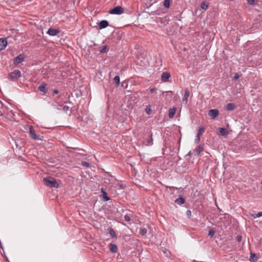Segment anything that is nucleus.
Segmentation results:
<instances>
[{
    "instance_id": "8",
    "label": "nucleus",
    "mask_w": 262,
    "mask_h": 262,
    "mask_svg": "<svg viewBox=\"0 0 262 262\" xmlns=\"http://www.w3.org/2000/svg\"><path fill=\"white\" fill-rule=\"evenodd\" d=\"M170 77V74L169 72H165L162 73L161 75V80L163 82H167Z\"/></svg>"
},
{
    "instance_id": "36",
    "label": "nucleus",
    "mask_w": 262,
    "mask_h": 262,
    "mask_svg": "<svg viewBox=\"0 0 262 262\" xmlns=\"http://www.w3.org/2000/svg\"><path fill=\"white\" fill-rule=\"evenodd\" d=\"M236 239L238 243L241 242L242 239V236L239 235H237L236 237Z\"/></svg>"
},
{
    "instance_id": "23",
    "label": "nucleus",
    "mask_w": 262,
    "mask_h": 262,
    "mask_svg": "<svg viewBox=\"0 0 262 262\" xmlns=\"http://www.w3.org/2000/svg\"><path fill=\"white\" fill-rule=\"evenodd\" d=\"M107 230L108 231V233H110V234L111 235V236L112 237L116 238L117 237H116V233L112 228H109L107 229Z\"/></svg>"
},
{
    "instance_id": "2",
    "label": "nucleus",
    "mask_w": 262,
    "mask_h": 262,
    "mask_svg": "<svg viewBox=\"0 0 262 262\" xmlns=\"http://www.w3.org/2000/svg\"><path fill=\"white\" fill-rule=\"evenodd\" d=\"M20 77V71L19 70H15L9 74L8 78L10 80L14 81L17 80Z\"/></svg>"
},
{
    "instance_id": "27",
    "label": "nucleus",
    "mask_w": 262,
    "mask_h": 262,
    "mask_svg": "<svg viewBox=\"0 0 262 262\" xmlns=\"http://www.w3.org/2000/svg\"><path fill=\"white\" fill-rule=\"evenodd\" d=\"M215 232V231L213 229L209 230L208 232L209 236H210L211 238L213 237V236L214 235Z\"/></svg>"
},
{
    "instance_id": "21",
    "label": "nucleus",
    "mask_w": 262,
    "mask_h": 262,
    "mask_svg": "<svg viewBox=\"0 0 262 262\" xmlns=\"http://www.w3.org/2000/svg\"><path fill=\"white\" fill-rule=\"evenodd\" d=\"M220 134L222 136H225L228 134V132L226 128L222 127L219 129Z\"/></svg>"
},
{
    "instance_id": "29",
    "label": "nucleus",
    "mask_w": 262,
    "mask_h": 262,
    "mask_svg": "<svg viewBox=\"0 0 262 262\" xmlns=\"http://www.w3.org/2000/svg\"><path fill=\"white\" fill-rule=\"evenodd\" d=\"M147 233V230L145 228H142L140 230V234L142 235H144Z\"/></svg>"
},
{
    "instance_id": "33",
    "label": "nucleus",
    "mask_w": 262,
    "mask_h": 262,
    "mask_svg": "<svg viewBox=\"0 0 262 262\" xmlns=\"http://www.w3.org/2000/svg\"><path fill=\"white\" fill-rule=\"evenodd\" d=\"M145 112H146V114L148 115H150L151 114V110L150 106L146 107V108H145Z\"/></svg>"
},
{
    "instance_id": "42",
    "label": "nucleus",
    "mask_w": 262,
    "mask_h": 262,
    "mask_svg": "<svg viewBox=\"0 0 262 262\" xmlns=\"http://www.w3.org/2000/svg\"><path fill=\"white\" fill-rule=\"evenodd\" d=\"M191 155V151H189L188 152V153L186 155V156H190Z\"/></svg>"
},
{
    "instance_id": "3",
    "label": "nucleus",
    "mask_w": 262,
    "mask_h": 262,
    "mask_svg": "<svg viewBox=\"0 0 262 262\" xmlns=\"http://www.w3.org/2000/svg\"><path fill=\"white\" fill-rule=\"evenodd\" d=\"M124 12V8L121 6H116L109 10V13L112 14L120 15Z\"/></svg>"
},
{
    "instance_id": "15",
    "label": "nucleus",
    "mask_w": 262,
    "mask_h": 262,
    "mask_svg": "<svg viewBox=\"0 0 262 262\" xmlns=\"http://www.w3.org/2000/svg\"><path fill=\"white\" fill-rule=\"evenodd\" d=\"M47 84L45 83H43L41 84L38 87V90L44 94L46 93L47 92V89L46 88Z\"/></svg>"
},
{
    "instance_id": "18",
    "label": "nucleus",
    "mask_w": 262,
    "mask_h": 262,
    "mask_svg": "<svg viewBox=\"0 0 262 262\" xmlns=\"http://www.w3.org/2000/svg\"><path fill=\"white\" fill-rule=\"evenodd\" d=\"M203 145H200L199 146H198V147L196 148L194 150L195 152V155L196 156H199L200 154V153L203 150Z\"/></svg>"
},
{
    "instance_id": "40",
    "label": "nucleus",
    "mask_w": 262,
    "mask_h": 262,
    "mask_svg": "<svg viewBox=\"0 0 262 262\" xmlns=\"http://www.w3.org/2000/svg\"><path fill=\"white\" fill-rule=\"evenodd\" d=\"M155 89L154 88H149V91L151 93H152L155 92Z\"/></svg>"
},
{
    "instance_id": "6",
    "label": "nucleus",
    "mask_w": 262,
    "mask_h": 262,
    "mask_svg": "<svg viewBox=\"0 0 262 262\" xmlns=\"http://www.w3.org/2000/svg\"><path fill=\"white\" fill-rule=\"evenodd\" d=\"M205 127L204 126H201L198 130L196 136V138L195 139V142L196 143H198L200 142V136L205 132Z\"/></svg>"
},
{
    "instance_id": "25",
    "label": "nucleus",
    "mask_w": 262,
    "mask_h": 262,
    "mask_svg": "<svg viewBox=\"0 0 262 262\" xmlns=\"http://www.w3.org/2000/svg\"><path fill=\"white\" fill-rule=\"evenodd\" d=\"M208 4L205 2H202L201 4V8L203 10H206L208 8Z\"/></svg>"
},
{
    "instance_id": "19",
    "label": "nucleus",
    "mask_w": 262,
    "mask_h": 262,
    "mask_svg": "<svg viewBox=\"0 0 262 262\" xmlns=\"http://www.w3.org/2000/svg\"><path fill=\"white\" fill-rule=\"evenodd\" d=\"M235 108V105L233 103H229L226 105V109L228 111L233 110Z\"/></svg>"
},
{
    "instance_id": "17",
    "label": "nucleus",
    "mask_w": 262,
    "mask_h": 262,
    "mask_svg": "<svg viewBox=\"0 0 262 262\" xmlns=\"http://www.w3.org/2000/svg\"><path fill=\"white\" fill-rule=\"evenodd\" d=\"M176 112V108L174 107L171 108L169 110L168 116L170 118H172L174 117Z\"/></svg>"
},
{
    "instance_id": "13",
    "label": "nucleus",
    "mask_w": 262,
    "mask_h": 262,
    "mask_svg": "<svg viewBox=\"0 0 262 262\" xmlns=\"http://www.w3.org/2000/svg\"><path fill=\"white\" fill-rule=\"evenodd\" d=\"M7 110V107L4 106L2 102L0 100V116H2Z\"/></svg>"
},
{
    "instance_id": "12",
    "label": "nucleus",
    "mask_w": 262,
    "mask_h": 262,
    "mask_svg": "<svg viewBox=\"0 0 262 262\" xmlns=\"http://www.w3.org/2000/svg\"><path fill=\"white\" fill-rule=\"evenodd\" d=\"M152 133H151L149 138L146 140V141L143 143L144 145L146 146H151L153 144V139L152 137Z\"/></svg>"
},
{
    "instance_id": "20",
    "label": "nucleus",
    "mask_w": 262,
    "mask_h": 262,
    "mask_svg": "<svg viewBox=\"0 0 262 262\" xmlns=\"http://www.w3.org/2000/svg\"><path fill=\"white\" fill-rule=\"evenodd\" d=\"M185 202V199L182 196H180V197L177 198L175 200V203L178 204H179V205H182V204H184Z\"/></svg>"
},
{
    "instance_id": "37",
    "label": "nucleus",
    "mask_w": 262,
    "mask_h": 262,
    "mask_svg": "<svg viewBox=\"0 0 262 262\" xmlns=\"http://www.w3.org/2000/svg\"><path fill=\"white\" fill-rule=\"evenodd\" d=\"M239 75L238 74H235L233 77L234 79L237 80L239 78Z\"/></svg>"
},
{
    "instance_id": "14",
    "label": "nucleus",
    "mask_w": 262,
    "mask_h": 262,
    "mask_svg": "<svg viewBox=\"0 0 262 262\" xmlns=\"http://www.w3.org/2000/svg\"><path fill=\"white\" fill-rule=\"evenodd\" d=\"M108 26V22L106 20H103L100 22L99 28L100 29L105 28Z\"/></svg>"
},
{
    "instance_id": "43",
    "label": "nucleus",
    "mask_w": 262,
    "mask_h": 262,
    "mask_svg": "<svg viewBox=\"0 0 262 262\" xmlns=\"http://www.w3.org/2000/svg\"><path fill=\"white\" fill-rule=\"evenodd\" d=\"M76 0H73V2L75 3V2L76 1Z\"/></svg>"
},
{
    "instance_id": "24",
    "label": "nucleus",
    "mask_w": 262,
    "mask_h": 262,
    "mask_svg": "<svg viewBox=\"0 0 262 262\" xmlns=\"http://www.w3.org/2000/svg\"><path fill=\"white\" fill-rule=\"evenodd\" d=\"M250 261L251 262H255L257 261V258L255 253H251L250 257Z\"/></svg>"
},
{
    "instance_id": "26",
    "label": "nucleus",
    "mask_w": 262,
    "mask_h": 262,
    "mask_svg": "<svg viewBox=\"0 0 262 262\" xmlns=\"http://www.w3.org/2000/svg\"><path fill=\"white\" fill-rule=\"evenodd\" d=\"M114 81L117 84V85L118 86L120 83V77L119 76H115Z\"/></svg>"
},
{
    "instance_id": "16",
    "label": "nucleus",
    "mask_w": 262,
    "mask_h": 262,
    "mask_svg": "<svg viewBox=\"0 0 262 262\" xmlns=\"http://www.w3.org/2000/svg\"><path fill=\"white\" fill-rule=\"evenodd\" d=\"M109 248H110V251L112 253L117 252V250H118L117 246L115 244H113L112 243L109 244Z\"/></svg>"
},
{
    "instance_id": "30",
    "label": "nucleus",
    "mask_w": 262,
    "mask_h": 262,
    "mask_svg": "<svg viewBox=\"0 0 262 262\" xmlns=\"http://www.w3.org/2000/svg\"><path fill=\"white\" fill-rule=\"evenodd\" d=\"M107 50V46H104L102 49L100 50L101 53H104L106 52Z\"/></svg>"
},
{
    "instance_id": "39",
    "label": "nucleus",
    "mask_w": 262,
    "mask_h": 262,
    "mask_svg": "<svg viewBox=\"0 0 262 262\" xmlns=\"http://www.w3.org/2000/svg\"><path fill=\"white\" fill-rule=\"evenodd\" d=\"M248 3L250 5H253L255 3V0H248Z\"/></svg>"
},
{
    "instance_id": "11",
    "label": "nucleus",
    "mask_w": 262,
    "mask_h": 262,
    "mask_svg": "<svg viewBox=\"0 0 262 262\" xmlns=\"http://www.w3.org/2000/svg\"><path fill=\"white\" fill-rule=\"evenodd\" d=\"M59 33V31L53 28H49L48 30L47 33L50 36H55Z\"/></svg>"
},
{
    "instance_id": "28",
    "label": "nucleus",
    "mask_w": 262,
    "mask_h": 262,
    "mask_svg": "<svg viewBox=\"0 0 262 262\" xmlns=\"http://www.w3.org/2000/svg\"><path fill=\"white\" fill-rule=\"evenodd\" d=\"M164 6L167 8H169L170 6V1L169 0H164Z\"/></svg>"
},
{
    "instance_id": "35",
    "label": "nucleus",
    "mask_w": 262,
    "mask_h": 262,
    "mask_svg": "<svg viewBox=\"0 0 262 262\" xmlns=\"http://www.w3.org/2000/svg\"><path fill=\"white\" fill-rule=\"evenodd\" d=\"M124 220L126 221V222H129L130 221V218L129 217V216L128 215V214H126L125 216H124Z\"/></svg>"
},
{
    "instance_id": "9",
    "label": "nucleus",
    "mask_w": 262,
    "mask_h": 262,
    "mask_svg": "<svg viewBox=\"0 0 262 262\" xmlns=\"http://www.w3.org/2000/svg\"><path fill=\"white\" fill-rule=\"evenodd\" d=\"M7 44L8 43L6 39L3 38H0V51L4 50Z\"/></svg>"
},
{
    "instance_id": "38",
    "label": "nucleus",
    "mask_w": 262,
    "mask_h": 262,
    "mask_svg": "<svg viewBox=\"0 0 262 262\" xmlns=\"http://www.w3.org/2000/svg\"><path fill=\"white\" fill-rule=\"evenodd\" d=\"M186 214L187 215V216L190 218L191 215V211L190 210H187L186 211Z\"/></svg>"
},
{
    "instance_id": "7",
    "label": "nucleus",
    "mask_w": 262,
    "mask_h": 262,
    "mask_svg": "<svg viewBox=\"0 0 262 262\" xmlns=\"http://www.w3.org/2000/svg\"><path fill=\"white\" fill-rule=\"evenodd\" d=\"M208 115L214 119L216 118L219 115V111L216 109H212L209 111Z\"/></svg>"
},
{
    "instance_id": "1",
    "label": "nucleus",
    "mask_w": 262,
    "mask_h": 262,
    "mask_svg": "<svg viewBox=\"0 0 262 262\" xmlns=\"http://www.w3.org/2000/svg\"><path fill=\"white\" fill-rule=\"evenodd\" d=\"M43 182L47 186L51 188H59L60 187V181H57L54 178L47 177L43 179Z\"/></svg>"
},
{
    "instance_id": "4",
    "label": "nucleus",
    "mask_w": 262,
    "mask_h": 262,
    "mask_svg": "<svg viewBox=\"0 0 262 262\" xmlns=\"http://www.w3.org/2000/svg\"><path fill=\"white\" fill-rule=\"evenodd\" d=\"M29 134L33 139L36 140H40L41 138L40 137L39 135H37L36 134L35 130L33 128V127L31 126H29Z\"/></svg>"
},
{
    "instance_id": "32",
    "label": "nucleus",
    "mask_w": 262,
    "mask_h": 262,
    "mask_svg": "<svg viewBox=\"0 0 262 262\" xmlns=\"http://www.w3.org/2000/svg\"><path fill=\"white\" fill-rule=\"evenodd\" d=\"M70 107L67 105H64L62 107V110L66 113H68L69 111H70Z\"/></svg>"
},
{
    "instance_id": "22",
    "label": "nucleus",
    "mask_w": 262,
    "mask_h": 262,
    "mask_svg": "<svg viewBox=\"0 0 262 262\" xmlns=\"http://www.w3.org/2000/svg\"><path fill=\"white\" fill-rule=\"evenodd\" d=\"M101 191L102 192V196L104 200L107 201L110 200V198L107 196L106 192L105 191L104 188H101Z\"/></svg>"
},
{
    "instance_id": "10",
    "label": "nucleus",
    "mask_w": 262,
    "mask_h": 262,
    "mask_svg": "<svg viewBox=\"0 0 262 262\" xmlns=\"http://www.w3.org/2000/svg\"><path fill=\"white\" fill-rule=\"evenodd\" d=\"M190 96V91L188 89L185 90V93L183 98V102L185 104L187 103L188 98Z\"/></svg>"
},
{
    "instance_id": "5",
    "label": "nucleus",
    "mask_w": 262,
    "mask_h": 262,
    "mask_svg": "<svg viewBox=\"0 0 262 262\" xmlns=\"http://www.w3.org/2000/svg\"><path fill=\"white\" fill-rule=\"evenodd\" d=\"M25 59V55L23 54H20L14 59L13 63L15 65L18 64L24 61Z\"/></svg>"
},
{
    "instance_id": "34",
    "label": "nucleus",
    "mask_w": 262,
    "mask_h": 262,
    "mask_svg": "<svg viewBox=\"0 0 262 262\" xmlns=\"http://www.w3.org/2000/svg\"><path fill=\"white\" fill-rule=\"evenodd\" d=\"M253 216L254 218H256V217H259L260 216H262V211L259 212L258 213L253 215Z\"/></svg>"
},
{
    "instance_id": "31",
    "label": "nucleus",
    "mask_w": 262,
    "mask_h": 262,
    "mask_svg": "<svg viewBox=\"0 0 262 262\" xmlns=\"http://www.w3.org/2000/svg\"><path fill=\"white\" fill-rule=\"evenodd\" d=\"M81 164V165L85 166L86 167H90V166L89 163L85 161H82Z\"/></svg>"
},
{
    "instance_id": "41",
    "label": "nucleus",
    "mask_w": 262,
    "mask_h": 262,
    "mask_svg": "<svg viewBox=\"0 0 262 262\" xmlns=\"http://www.w3.org/2000/svg\"><path fill=\"white\" fill-rule=\"evenodd\" d=\"M53 93L54 94H57L58 93V91L57 90H54L53 91Z\"/></svg>"
}]
</instances>
